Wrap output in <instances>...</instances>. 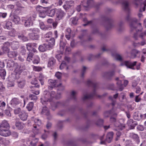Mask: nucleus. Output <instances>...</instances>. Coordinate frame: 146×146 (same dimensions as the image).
<instances>
[{"mask_svg": "<svg viewBox=\"0 0 146 146\" xmlns=\"http://www.w3.org/2000/svg\"><path fill=\"white\" fill-rule=\"evenodd\" d=\"M44 97L41 98V103L42 104H45L50 102L53 110H54L60 104L59 102H54L55 99L59 98V97L55 96V92L51 91L50 92L48 90H46L44 92Z\"/></svg>", "mask_w": 146, "mask_h": 146, "instance_id": "obj_1", "label": "nucleus"}, {"mask_svg": "<svg viewBox=\"0 0 146 146\" xmlns=\"http://www.w3.org/2000/svg\"><path fill=\"white\" fill-rule=\"evenodd\" d=\"M129 17H128L127 18V19L129 20L130 22V27L131 31H136V33H135L133 35L134 38L135 39H137L138 36H140L142 38H143V37L146 35L145 33H141V31L142 29V28L141 27V24L139 23L138 27L140 28V29L137 30L136 28V26L138 24L137 23V20L135 18L131 19Z\"/></svg>", "mask_w": 146, "mask_h": 146, "instance_id": "obj_2", "label": "nucleus"}, {"mask_svg": "<svg viewBox=\"0 0 146 146\" xmlns=\"http://www.w3.org/2000/svg\"><path fill=\"white\" fill-rule=\"evenodd\" d=\"M36 17V13L35 12H33L29 16L22 17V21L24 23L25 27H30L33 25V22Z\"/></svg>", "mask_w": 146, "mask_h": 146, "instance_id": "obj_3", "label": "nucleus"}, {"mask_svg": "<svg viewBox=\"0 0 146 146\" xmlns=\"http://www.w3.org/2000/svg\"><path fill=\"white\" fill-rule=\"evenodd\" d=\"M10 45L13 49L16 50L19 47V43L18 42L16 41H13L11 43L6 42L4 44L2 49L4 50L7 51L9 50V47Z\"/></svg>", "mask_w": 146, "mask_h": 146, "instance_id": "obj_4", "label": "nucleus"}, {"mask_svg": "<svg viewBox=\"0 0 146 146\" xmlns=\"http://www.w3.org/2000/svg\"><path fill=\"white\" fill-rule=\"evenodd\" d=\"M32 120L33 121L34 124L33 125L34 129H33V133L35 135L38 134L39 133V130L36 129L37 126H39L41 124V120L38 118H32Z\"/></svg>", "mask_w": 146, "mask_h": 146, "instance_id": "obj_5", "label": "nucleus"}, {"mask_svg": "<svg viewBox=\"0 0 146 146\" xmlns=\"http://www.w3.org/2000/svg\"><path fill=\"white\" fill-rule=\"evenodd\" d=\"M13 66L15 68L14 72L17 74H20L25 68L24 65L21 64L18 65L17 63H14Z\"/></svg>", "mask_w": 146, "mask_h": 146, "instance_id": "obj_6", "label": "nucleus"}, {"mask_svg": "<svg viewBox=\"0 0 146 146\" xmlns=\"http://www.w3.org/2000/svg\"><path fill=\"white\" fill-rule=\"evenodd\" d=\"M56 20L58 21L62 19L65 16V13L60 9H56Z\"/></svg>", "mask_w": 146, "mask_h": 146, "instance_id": "obj_7", "label": "nucleus"}, {"mask_svg": "<svg viewBox=\"0 0 146 146\" xmlns=\"http://www.w3.org/2000/svg\"><path fill=\"white\" fill-rule=\"evenodd\" d=\"M37 44L35 43H28L26 44L27 50L29 52H33L34 53H37V50L35 48V47H36Z\"/></svg>", "mask_w": 146, "mask_h": 146, "instance_id": "obj_8", "label": "nucleus"}, {"mask_svg": "<svg viewBox=\"0 0 146 146\" xmlns=\"http://www.w3.org/2000/svg\"><path fill=\"white\" fill-rule=\"evenodd\" d=\"M48 82L49 85L48 87L49 89H52L53 87H62V85L60 83L59 85L57 84V82L55 80L50 79L48 80Z\"/></svg>", "mask_w": 146, "mask_h": 146, "instance_id": "obj_9", "label": "nucleus"}, {"mask_svg": "<svg viewBox=\"0 0 146 146\" xmlns=\"http://www.w3.org/2000/svg\"><path fill=\"white\" fill-rule=\"evenodd\" d=\"M137 62L136 61L133 62H131L129 61H125L124 62V64L127 68L133 69H135L134 66L136 64Z\"/></svg>", "mask_w": 146, "mask_h": 146, "instance_id": "obj_10", "label": "nucleus"}, {"mask_svg": "<svg viewBox=\"0 0 146 146\" xmlns=\"http://www.w3.org/2000/svg\"><path fill=\"white\" fill-rule=\"evenodd\" d=\"M46 42L45 43L48 46V49L52 48L55 44V40L54 38H52L48 41V40H46Z\"/></svg>", "mask_w": 146, "mask_h": 146, "instance_id": "obj_11", "label": "nucleus"}, {"mask_svg": "<svg viewBox=\"0 0 146 146\" xmlns=\"http://www.w3.org/2000/svg\"><path fill=\"white\" fill-rule=\"evenodd\" d=\"M136 1L137 2H139L141 4V7L140 9V12L144 11L146 6V0H136Z\"/></svg>", "mask_w": 146, "mask_h": 146, "instance_id": "obj_12", "label": "nucleus"}, {"mask_svg": "<svg viewBox=\"0 0 146 146\" xmlns=\"http://www.w3.org/2000/svg\"><path fill=\"white\" fill-rule=\"evenodd\" d=\"M11 134V132L9 129H1V135L5 137H7L10 135Z\"/></svg>", "mask_w": 146, "mask_h": 146, "instance_id": "obj_13", "label": "nucleus"}, {"mask_svg": "<svg viewBox=\"0 0 146 146\" xmlns=\"http://www.w3.org/2000/svg\"><path fill=\"white\" fill-rule=\"evenodd\" d=\"M2 26L5 29L10 30L12 28V24L11 22L8 21L2 25Z\"/></svg>", "mask_w": 146, "mask_h": 146, "instance_id": "obj_14", "label": "nucleus"}, {"mask_svg": "<svg viewBox=\"0 0 146 146\" xmlns=\"http://www.w3.org/2000/svg\"><path fill=\"white\" fill-rule=\"evenodd\" d=\"M20 119L23 121L26 120L28 116V114L24 111L21 112L19 115Z\"/></svg>", "mask_w": 146, "mask_h": 146, "instance_id": "obj_15", "label": "nucleus"}, {"mask_svg": "<svg viewBox=\"0 0 146 146\" xmlns=\"http://www.w3.org/2000/svg\"><path fill=\"white\" fill-rule=\"evenodd\" d=\"M15 126L17 129L19 130L23 129L25 127V124L23 122L16 121L15 123Z\"/></svg>", "mask_w": 146, "mask_h": 146, "instance_id": "obj_16", "label": "nucleus"}, {"mask_svg": "<svg viewBox=\"0 0 146 146\" xmlns=\"http://www.w3.org/2000/svg\"><path fill=\"white\" fill-rule=\"evenodd\" d=\"M113 134V133L112 132L108 133L107 135L106 141L108 143H110L112 139Z\"/></svg>", "mask_w": 146, "mask_h": 146, "instance_id": "obj_17", "label": "nucleus"}, {"mask_svg": "<svg viewBox=\"0 0 146 146\" xmlns=\"http://www.w3.org/2000/svg\"><path fill=\"white\" fill-rule=\"evenodd\" d=\"M28 36L31 39L33 40H38L39 38V36L38 35L34 34L33 33H29Z\"/></svg>", "mask_w": 146, "mask_h": 146, "instance_id": "obj_18", "label": "nucleus"}, {"mask_svg": "<svg viewBox=\"0 0 146 146\" xmlns=\"http://www.w3.org/2000/svg\"><path fill=\"white\" fill-rule=\"evenodd\" d=\"M46 44L45 43L43 45H40L38 47L39 50L42 52L45 51L47 49H49L48 47V46L46 45Z\"/></svg>", "mask_w": 146, "mask_h": 146, "instance_id": "obj_19", "label": "nucleus"}, {"mask_svg": "<svg viewBox=\"0 0 146 146\" xmlns=\"http://www.w3.org/2000/svg\"><path fill=\"white\" fill-rule=\"evenodd\" d=\"M5 51L8 52V56L10 58H13L15 57L17 55V52L16 51H9V50L7 51Z\"/></svg>", "mask_w": 146, "mask_h": 146, "instance_id": "obj_20", "label": "nucleus"}, {"mask_svg": "<svg viewBox=\"0 0 146 146\" xmlns=\"http://www.w3.org/2000/svg\"><path fill=\"white\" fill-rule=\"evenodd\" d=\"M130 137L133 138L137 144L139 142V137L137 134L131 133H130Z\"/></svg>", "mask_w": 146, "mask_h": 146, "instance_id": "obj_21", "label": "nucleus"}, {"mask_svg": "<svg viewBox=\"0 0 146 146\" xmlns=\"http://www.w3.org/2000/svg\"><path fill=\"white\" fill-rule=\"evenodd\" d=\"M140 52L136 50H133L131 52V58H134L136 56H138L139 55Z\"/></svg>", "mask_w": 146, "mask_h": 146, "instance_id": "obj_22", "label": "nucleus"}, {"mask_svg": "<svg viewBox=\"0 0 146 146\" xmlns=\"http://www.w3.org/2000/svg\"><path fill=\"white\" fill-rule=\"evenodd\" d=\"M84 5H83V7H89L92 6L94 4V2L93 0H88L87 3L85 4L84 2Z\"/></svg>", "mask_w": 146, "mask_h": 146, "instance_id": "obj_23", "label": "nucleus"}, {"mask_svg": "<svg viewBox=\"0 0 146 146\" xmlns=\"http://www.w3.org/2000/svg\"><path fill=\"white\" fill-rule=\"evenodd\" d=\"M3 127L6 129H9L10 126L7 121L5 120L3 121L1 124V127Z\"/></svg>", "mask_w": 146, "mask_h": 146, "instance_id": "obj_24", "label": "nucleus"}, {"mask_svg": "<svg viewBox=\"0 0 146 146\" xmlns=\"http://www.w3.org/2000/svg\"><path fill=\"white\" fill-rule=\"evenodd\" d=\"M42 113L46 116L49 115L50 112L46 106L43 107L42 111Z\"/></svg>", "mask_w": 146, "mask_h": 146, "instance_id": "obj_25", "label": "nucleus"}, {"mask_svg": "<svg viewBox=\"0 0 146 146\" xmlns=\"http://www.w3.org/2000/svg\"><path fill=\"white\" fill-rule=\"evenodd\" d=\"M71 31V29L68 28L65 31V37L68 40L70 39V37Z\"/></svg>", "mask_w": 146, "mask_h": 146, "instance_id": "obj_26", "label": "nucleus"}, {"mask_svg": "<svg viewBox=\"0 0 146 146\" xmlns=\"http://www.w3.org/2000/svg\"><path fill=\"white\" fill-rule=\"evenodd\" d=\"M56 9H52L49 11L48 12V16L51 17H53L56 13Z\"/></svg>", "mask_w": 146, "mask_h": 146, "instance_id": "obj_27", "label": "nucleus"}, {"mask_svg": "<svg viewBox=\"0 0 146 146\" xmlns=\"http://www.w3.org/2000/svg\"><path fill=\"white\" fill-rule=\"evenodd\" d=\"M13 21L16 24H19L21 23V19L17 15H14L13 16Z\"/></svg>", "mask_w": 146, "mask_h": 146, "instance_id": "obj_28", "label": "nucleus"}, {"mask_svg": "<svg viewBox=\"0 0 146 146\" xmlns=\"http://www.w3.org/2000/svg\"><path fill=\"white\" fill-rule=\"evenodd\" d=\"M21 102L20 100L17 98H14L11 101V104L12 105H18Z\"/></svg>", "mask_w": 146, "mask_h": 146, "instance_id": "obj_29", "label": "nucleus"}, {"mask_svg": "<svg viewBox=\"0 0 146 146\" xmlns=\"http://www.w3.org/2000/svg\"><path fill=\"white\" fill-rule=\"evenodd\" d=\"M122 5L125 10L126 11H129V3L128 1H124L122 3Z\"/></svg>", "mask_w": 146, "mask_h": 146, "instance_id": "obj_30", "label": "nucleus"}, {"mask_svg": "<svg viewBox=\"0 0 146 146\" xmlns=\"http://www.w3.org/2000/svg\"><path fill=\"white\" fill-rule=\"evenodd\" d=\"M40 59L39 57L37 55L35 56L33 61V62L34 64H38L40 62Z\"/></svg>", "mask_w": 146, "mask_h": 146, "instance_id": "obj_31", "label": "nucleus"}, {"mask_svg": "<svg viewBox=\"0 0 146 146\" xmlns=\"http://www.w3.org/2000/svg\"><path fill=\"white\" fill-rule=\"evenodd\" d=\"M55 62V60L53 58L50 59L48 63V67H51L53 66Z\"/></svg>", "mask_w": 146, "mask_h": 146, "instance_id": "obj_32", "label": "nucleus"}, {"mask_svg": "<svg viewBox=\"0 0 146 146\" xmlns=\"http://www.w3.org/2000/svg\"><path fill=\"white\" fill-rule=\"evenodd\" d=\"M17 34V33L14 29H13L11 31L8 32V34L11 36H15Z\"/></svg>", "mask_w": 146, "mask_h": 146, "instance_id": "obj_33", "label": "nucleus"}, {"mask_svg": "<svg viewBox=\"0 0 146 146\" xmlns=\"http://www.w3.org/2000/svg\"><path fill=\"white\" fill-rule=\"evenodd\" d=\"M6 74V72L5 70L3 69H1V78L3 80H4Z\"/></svg>", "mask_w": 146, "mask_h": 146, "instance_id": "obj_34", "label": "nucleus"}, {"mask_svg": "<svg viewBox=\"0 0 146 146\" xmlns=\"http://www.w3.org/2000/svg\"><path fill=\"white\" fill-rule=\"evenodd\" d=\"M34 106V103L33 102H30L27 104L26 108L27 110L30 111L32 110Z\"/></svg>", "mask_w": 146, "mask_h": 146, "instance_id": "obj_35", "label": "nucleus"}, {"mask_svg": "<svg viewBox=\"0 0 146 146\" xmlns=\"http://www.w3.org/2000/svg\"><path fill=\"white\" fill-rule=\"evenodd\" d=\"M87 84L88 85L93 86L94 88H95L96 86V84L90 80L87 81Z\"/></svg>", "mask_w": 146, "mask_h": 146, "instance_id": "obj_36", "label": "nucleus"}, {"mask_svg": "<svg viewBox=\"0 0 146 146\" xmlns=\"http://www.w3.org/2000/svg\"><path fill=\"white\" fill-rule=\"evenodd\" d=\"M25 84V81L22 80L20 82H18V85L19 87L20 88H23Z\"/></svg>", "mask_w": 146, "mask_h": 146, "instance_id": "obj_37", "label": "nucleus"}, {"mask_svg": "<svg viewBox=\"0 0 146 146\" xmlns=\"http://www.w3.org/2000/svg\"><path fill=\"white\" fill-rule=\"evenodd\" d=\"M44 78L43 75L42 74H40L38 77V80L42 85H43L44 84Z\"/></svg>", "mask_w": 146, "mask_h": 146, "instance_id": "obj_38", "label": "nucleus"}, {"mask_svg": "<svg viewBox=\"0 0 146 146\" xmlns=\"http://www.w3.org/2000/svg\"><path fill=\"white\" fill-rule=\"evenodd\" d=\"M33 55L34 54L33 53L30 52L29 53L27 57V61L29 62L31 61L32 60V58L33 57Z\"/></svg>", "mask_w": 146, "mask_h": 146, "instance_id": "obj_39", "label": "nucleus"}, {"mask_svg": "<svg viewBox=\"0 0 146 146\" xmlns=\"http://www.w3.org/2000/svg\"><path fill=\"white\" fill-rule=\"evenodd\" d=\"M46 11L45 9L39 12V16L40 17L44 18L46 16Z\"/></svg>", "mask_w": 146, "mask_h": 146, "instance_id": "obj_40", "label": "nucleus"}, {"mask_svg": "<svg viewBox=\"0 0 146 146\" xmlns=\"http://www.w3.org/2000/svg\"><path fill=\"white\" fill-rule=\"evenodd\" d=\"M39 25L41 29L44 30H46L48 29V28L46 27L43 22H40Z\"/></svg>", "mask_w": 146, "mask_h": 146, "instance_id": "obj_41", "label": "nucleus"}, {"mask_svg": "<svg viewBox=\"0 0 146 146\" xmlns=\"http://www.w3.org/2000/svg\"><path fill=\"white\" fill-rule=\"evenodd\" d=\"M117 84L118 86L119 90L120 91H122L123 88V86L121 84V81L120 80H119L117 81Z\"/></svg>", "mask_w": 146, "mask_h": 146, "instance_id": "obj_42", "label": "nucleus"}, {"mask_svg": "<svg viewBox=\"0 0 146 146\" xmlns=\"http://www.w3.org/2000/svg\"><path fill=\"white\" fill-rule=\"evenodd\" d=\"M65 67H66L67 69H68V66H67L66 63L64 61H63L60 66V69H62Z\"/></svg>", "mask_w": 146, "mask_h": 146, "instance_id": "obj_43", "label": "nucleus"}, {"mask_svg": "<svg viewBox=\"0 0 146 146\" xmlns=\"http://www.w3.org/2000/svg\"><path fill=\"white\" fill-rule=\"evenodd\" d=\"M18 38L22 40L23 41H27L28 40V38L25 36H24L23 35L18 36Z\"/></svg>", "mask_w": 146, "mask_h": 146, "instance_id": "obj_44", "label": "nucleus"}, {"mask_svg": "<svg viewBox=\"0 0 146 146\" xmlns=\"http://www.w3.org/2000/svg\"><path fill=\"white\" fill-rule=\"evenodd\" d=\"M118 94H116L114 95L113 97H112V96L109 97V98L112 101H113H113H114L113 100V99H115L116 98H117V97H118ZM111 104H112V106H113L114 105L115 103L114 102H112Z\"/></svg>", "mask_w": 146, "mask_h": 146, "instance_id": "obj_45", "label": "nucleus"}, {"mask_svg": "<svg viewBox=\"0 0 146 146\" xmlns=\"http://www.w3.org/2000/svg\"><path fill=\"white\" fill-rule=\"evenodd\" d=\"M32 66L33 70L35 71L39 72L42 70L41 68L40 67L36 66L33 65Z\"/></svg>", "mask_w": 146, "mask_h": 146, "instance_id": "obj_46", "label": "nucleus"}, {"mask_svg": "<svg viewBox=\"0 0 146 146\" xmlns=\"http://www.w3.org/2000/svg\"><path fill=\"white\" fill-rule=\"evenodd\" d=\"M30 30L33 33H32L35 34L38 33L40 31L39 29L36 28L31 29Z\"/></svg>", "mask_w": 146, "mask_h": 146, "instance_id": "obj_47", "label": "nucleus"}, {"mask_svg": "<svg viewBox=\"0 0 146 146\" xmlns=\"http://www.w3.org/2000/svg\"><path fill=\"white\" fill-rule=\"evenodd\" d=\"M115 124V127H117L118 129H122L124 127V126H122L121 124H120L119 122H116V123Z\"/></svg>", "mask_w": 146, "mask_h": 146, "instance_id": "obj_48", "label": "nucleus"}, {"mask_svg": "<svg viewBox=\"0 0 146 146\" xmlns=\"http://www.w3.org/2000/svg\"><path fill=\"white\" fill-rule=\"evenodd\" d=\"M140 81L139 78H137V81L134 80L133 81L132 83V86L133 87H135L138 84V83Z\"/></svg>", "mask_w": 146, "mask_h": 146, "instance_id": "obj_49", "label": "nucleus"}, {"mask_svg": "<svg viewBox=\"0 0 146 146\" xmlns=\"http://www.w3.org/2000/svg\"><path fill=\"white\" fill-rule=\"evenodd\" d=\"M45 7L40 6H38L36 7V10L39 12L45 9Z\"/></svg>", "mask_w": 146, "mask_h": 146, "instance_id": "obj_50", "label": "nucleus"}, {"mask_svg": "<svg viewBox=\"0 0 146 146\" xmlns=\"http://www.w3.org/2000/svg\"><path fill=\"white\" fill-rule=\"evenodd\" d=\"M29 97L31 100L33 101H36L37 99V97L33 94L30 95Z\"/></svg>", "mask_w": 146, "mask_h": 146, "instance_id": "obj_51", "label": "nucleus"}, {"mask_svg": "<svg viewBox=\"0 0 146 146\" xmlns=\"http://www.w3.org/2000/svg\"><path fill=\"white\" fill-rule=\"evenodd\" d=\"M38 139H35L32 140L30 143L31 145L32 146H35L36 145V143L38 142Z\"/></svg>", "mask_w": 146, "mask_h": 146, "instance_id": "obj_52", "label": "nucleus"}, {"mask_svg": "<svg viewBox=\"0 0 146 146\" xmlns=\"http://www.w3.org/2000/svg\"><path fill=\"white\" fill-rule=\"evenodd\" d=\"M95 95V94H93L92 95H85L83 98V100H84L88 99L91 98L93 96H94Z\"/></svg>", "mask_w": 146, "mask_h": 146, "instance_id": "obj_53", "label": "nucleus"}, {"mask_svg": "<svg viewBox=\"0 0 146 146\" xmlns=\"http://www.w3.org/2000/svg\"><path fill=\"white\" fill-rule=\"evenodd\" d=\"M145 42L144 41L141 42V43L139 42L137 43H134L133 44V45L135 46H139L140 44L142 46H143L145 44Z\"/></svg>", "mask_w": 146, "mask_h": 146, "instance_id": "obj_54", "label": "nucleus"}, {"mask_svg": "<svg viewBox=\"0 0 146 146\" xmlns=\"http://www.w3.org/2000/svg\"><path fill=\"white\" fill-rule=\"evenodd\" d=\"M65 44L63 41H60V47L61 49L63 50L65 46Z\"/></svg>", "mask_w": 146, "mask_h": 146, "instance_id": "obj_55", "label": "nucleus"}, {"mask_svg": "<svg viewBox=\"0 0 146 146\" xmlns=\"http://www.w3.org/2000/svg\"><path fill=\"white\" fill-rule=\"evenodd\" d=\"M45 133L43 134L42 136V138L43 139H45L47 137V134H49V132L48 131H46L44 130Z\"/></svg>", "mask_w": 146, "mask_h": 146, "instance_id": "obj_56", "label": "nucleus"}, {"mask_svg": "<svg viewBox=\"0 0 146 146\" xmlns=\"http://www.w3.org/2000/svg\"><path fill=\"white\" fill-rule=\"evenodd\" d=\"M115 57L116 60L121 61L122 60V58L120 55L117 54H115Z\"/></svg>", "mask_w": 146, "mask_h": 146, "instance_id": "obj_57", "label": "nucleus"}, {"mask_svg": "<svg viewBox=\"0 0 146 146\" xmlns=\"http://www.w3.org/2000/svg\"><path fill=\"white\" fill-rule=\"evenodd\" d=\"M113 110L110 111H107L105 112L104 113V115L105 117H106L108 116L110 114H112L113 113L112 112Z\"/></svg>", "mask_w": 146, "mask_h": 146, "instance_id": "obj_58", "label": "nucleus"}, {"mask_svg": "<svg viewBox=\"0 0 146 146\" xmlns=\"http://www.w3.org/2000/svg\"><path fill=\"white\" fill-rule=\"evenodd\" d=\"M62 75V74L61 73L58 72H56L55 74V76L58 79H60V78Z\"/></svg>", "mask_w": 146, "mask_h": 146, "instance_id": "obj_59", "label": "nucleus"}, {"mask_svg": "<svg viewBox=\"0 0 146 146\" xmlns=\"http://www.w3.org/2000/svg\"><path fill=\"white\" fill-rule=\"evenodd\" d=\"M69 2H67L66 4H65L63 6V7L64 9H67L70 7V5H68V4H69Z\"/></svg>", "mask_w": 146, "mask_h": 146, "instance_id": "obj_60", "label": "nucleus"}, {"mask_svg": "<svg viewBox=\"0 0 146 146\" xmlns=\"http://www.w3.org/2000/svg\"><path fill=\"white\" fill-rule=\"evenodd\" d=\"M83 5H84V3L82 2L80 5L77 6L76 10L78 11L79 12L80 11L81 6L82 5L83 6Z\"/></svg>", "mask_w": 146, "mask_h": 146, "instance_id": "obj_61", "label": "nucleus"}, {"mask_svg": "<svg viewBox=\"0 0 146 146\" xmlns=\"http://www.w3.org/2000/svg\"><path fill=\"white\" fill-rule=\"evenodd\" d=\"M62 54H58L56 56V58L59 62L61 61V58H62Z\"/></svg>", "mask_w": 146, "mask_h": 146, "instance_id": "obj_62", "label": "nucleus"}, {"mask_svg": "<svg viewBox=\"0 0 146 146\" xmlns=\"http://www.w3.org/2000/svg\"><path fill=\"white\" fill-rule=\"evenodd\" d=\"M52 33L50 31L45 34V37L48 38L52 36Z\"/></svg>", "mask_w": 146, "mask_h": 146, "instance_id": "obj_63", "label": "nucleus"}, {"mask_svg": "<svg viewBox=\"0 0 146 146\" xmlns=\"http://www.w3.org/2000/svg\"><path fill=\"white\" fill-rule=\"evenodd\" d=\"M14 5H7V8L9 10L12 9L14 8Z\"/></svg>", "mask_w": 146, "mask_h": 146, "instance_id": "obj_64", "label": "nucleus"}]
</instances>
